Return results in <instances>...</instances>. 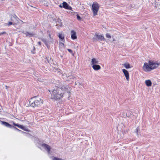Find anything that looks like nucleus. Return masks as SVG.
Masks as SVG:
<instances>
[{
    "label": "nucleus",
    "instance_id": "nucleus-1",
    "mask_svg": "<svg viewBox=\"0 0 160 160\" xmlns=\"http://www.w3.org/2000/svg\"><path fill=\"white\" fill-rule=\"evenodd\" d=\"M66 93L68 94L67 98L69 100L71 93L70 91L68 90V87L65 85H62L60 87L56 86L51 93V98L55 100L59 101L65 96Z\"/></svg>",
    "mask_w": 160,
    "mask_h": 160
},
{
    "label": "nucleus",
    "instance_id": "nucleus-2",
    "mask_svg": "<svg viewBox=\"0 0 160 160\" xmlns=\"http://www.w3.org/2000/svg\"><path fill=\"white\" fill-rule=\"evenodd\" d=\"M160 64V63L150 60L148 61V63L146 62L144 63L142 68L143 69L145 72H149L157 68Z\"/></svg>",
    "mask_w": 160,
    "mask_h": 160
},
{
    "label": "nucleus",
    "instance_id": "nucleus-3",
    "mask_svg": "<svg viewBox=\"0 0 160 160\" xmlns=\"http://www.w3.org/2000/svg\"><path fill=\"white\" fill-rule=\"evenodd\" d=\"M35 98L34 101L31 103L30 104L31 106L35 108L40 106L43 103V101L42 99L40 98H37L36 97H33Z\"/></svg>",
    "mask_w": 160,
    "mask_h": 160
},
{
    "label": "nucleus",
    "instance_id": "nucleus-4",
    "mask_svg": "<svg viewBox=\"0 0 160 160\" xmlns=\"http://www.w3.org/2000/svg\"><path fill=\"white\" fill-rule=\"evenodd\" d=\"M100 8V5L97 2H93L92 5L91 10L93 12V16L98 15V13Z\"/></svg>",
    "mask_w": 160,
    "mask_h": 160
},
{
    "label": "nucleus",
    "instance_id": "nucleus-5",
    "mask_svg": "<svg viewBox=\"0 0 160 160\" xmlns=\"http://www.w3.org/2000/svg\"><path fill=\"white\" fill-rule=\"evenodd\" d=\"M93 39L94 41L98 40H100L101 41L105 40V39L103 35H99L97 33L95 34L94 36V37L93 38Z\"/></svg>",
    "mask_w": 160,
    "mask_h": 160
},
{
    "label": "nucleus",
    "instance_id": "nucleus-6",
    "mask_svg": "<svg viewBox=\"0 0 160 160\" xmlns=\"http://www.w3.org/2000/svg\"><path fill=\"white\" fill-rule=\"evenodd\" d=\"M1 123L2 124L4 125L5 126L7 127H9L10 128L13 127L15 129H16L18 131H20L19 129H18L16 127L12 126L11 125H10V124H9L7 122L4 121H2Z\"/></svg>",
    "mask_w": 160,
    "mask_h": 160
},
{
    "label": "nucleus",
    "instance_id": "nucleus-7",
    "mask_svg": "<svg viewBox=\"0 0 160 160\" xmlns=\"http://www.w3.org/2000/svg\"><path fill=\"white\" fill-rule=\"evenodd\" d=\"M62 4V7L65 9L69 10H72V8L69 6L66 2H64Z\"/></svg>",
    "mask_w": 160,
    "mask_h": 160
},
{
    "label": "nucleus",
    "instance_id": "nucleus-8",
    "mask_svg": "<svg viewBox=\"0 0 160 160\" xmlns=\"http://www.w3.org/2000/svg\"><path fill=\"white\" fill-rule=\"evenodd\" d=\"M122 71L124 74V76L125 77L127 80L128 81H129V75L128 72L125 69H123L122 70Z\"/></svg>",
    "mask_w": 160,
    "mask_h": 160
},
{
    "label": "nucleus",
    "instance_id": "nucleus-9",
    "mask_svg": "<svg viewBox=\"0 0 160 160\" xmlns=\"http://www.w3.org/2000/svg\"><path fill=\"white\" fill-rule=\"evenodd\" d=\"M42 146L47 151L48 153H50L51 150V148L50 146L46 144H43L42 145Z\"/></svg>",
    "mask_w": 160,
    "mask_h": 160
},
{
    "label": "nucleus",
    "instance_id": "nucleus-10",
    "mask_svg": "<svg viewBox=\"0 0 160 160\" xmlns=\"http://www.w3.org/2000/svg\"><path fill=\"white\" fill-rule=\"evenodd\" d=\"M71 33L72 39L73 40L76 39L77 38V37L76 32L74 30H72L71 32Z\"/></svg>",
    "mask_w": 160,
    "mask_h": 160
},
{
    "label": "nucleus",
    "instance_id": "nucleus-11",
    "mask_svg": "<svg viewBox=\"0 0 160 160\" xmlns=\"http://www.w3.org/2000/svg\"><path fill=\"white\" fill-rule=\"evenodd\" d=\"M92 68L95 71L98 70L100 69L101 68V67L99 65L97 64L93 65L92 66Z\"/></svg>",
    "mask_w": 160,
    "mask_h": 160
},
{
    "label": "nucleus",
    "instance_id": "nucleus-12",
    "mask_svg": "<svg viewBox=\"0 0 160 160\" xmlns=\"http://www.w3.org/2000/svg\"><path fill=\"white\" fill-rule=\"evenodd\" d=\"M98 61L95 58H93L91 60V64L93 65L98 64Z\"/></svg>",
    "mask_w": 160,
    "mask_h": 160
},
{
    "label": "nucleus",
    "instance_id": "nucleus-13",
    "mask_svg": "<svg viewBox=\"0 0 160 160\" xmlns=\"http://www.w3.org/2000/svg\"><path fill=\"white\" fill-rule=\"evenodd\" d=\"M42 2L43 3L44 6L47 7L50 4V0H43L42 1Z\"/></svg>",
    "mask_w": 160,
    "mask_h": 160
},
{
    "label": "nucleus",
    "instance_id": "nucleus-14",
    "mask_svg": "<svg viewBox=\"0 0 160 160\" xmlns=\"http://www.w3.org/2000/svg\"><path fill=\"white\" fill-rule=\"evenodd\" d=\"M59 39L62 41H63L64 40V35L62 33H59L58 35Z\"/></svg>",
    "mask_w": 160,
    "mask_h": 160
},
{
    "label": "nucleus",
    "instance_id": "nucleus-15",
    "mask_svg": "<svg viewBox=\"0 0 160 160\" xmlns=\"http://www.w3.org/2000/svg\"><path fill=\"white\" fill-rule=\"evenodd\" d=\"M24 33L26 37H33L34 36V34L30 32H26L25 33L23 32Z\"/></svg>",
    "mask_w": 160,
    "mask_h": 160
},
{
    "label": "nucleus",
    "instance_id": "nucleus-16",
    "mask_svg": "<svg viewBox=\"0 0 160 160\" xmlns=\"http://www.w3.org/2000/svg\"><path fill=\"white\" fill-rule=\"evenodd\" d=\"M122 65H123L126 69H128L132 67V66H131L129 64L127 63L122 64Z\"/></svg>",
    "mask_w": 160,
    "mask_h": 160
},
{
    "label": "nucleus",
    "instance_id": "nucleus-17",
    "mask_svg": "<svg viewBox=\"0 0 160 160\" xmlns=\"http://www.w3.org/2000/svg\"><path fill=\"white\" fill-rule=\"evenodd\" d=\"M145 83L147 86H151L152 85V82L150 80H146L145 81Z\"/></svg>",
    "mask_w": 160,
    "mask_h": 160
},
{
    "label": "nucleus",
    "instance_id": "nucleus-18",
    "mask_svg": "<svg viewBox=\"0 0 160 160\" xmlns=\"http://www.w3.org/2000/svg\"><path fill=\"white\" fill-rule=\"evenodd\" d=\"M13 125H14L15 126H17L18 128H22V126L21 125H19V124L18 123H16L15 122H13Z\"/></svg>",
    "mask_w": 160,
    "mask_h": 160
},
{
    "label": "nucleus",
    "instance_id": "nucleus-19",
    "mask_svg": "<svg viewBox=\"0 0 160 160\" xmlns=\"http://www.w3.org/2000/svg\"><path fill=\"white\" fill-rule=\"evenodd\" d=\"M11 20L13 22H8V26H10V25H12V24H13V25L17 24V23H16L14 22H13V20H12V19H11Z\"/></svg>",
    "mask_w": 160,
    "mask_h": 160
},
{
    "label": "nucleus",
    "instance_id": "nucleus-20",
    "mask_svg": "<svg viewBox=\"0 0 160 160\" xmlns=\"http://www.w3.org/2000/svg\"><path fill=\"white\" fill-rule=\"evenodd\" d=\"M106 37L108 38H111V35L109 33H107L106 34Z\"/></svg>",
    "mask_w": 160,
    "mask_h": 160
},
{
    "label": "nucleus",
    "instance_id": "nucleus-21",
    "mask_svg": "<svg viewBox=\"0 0 160 160\" xmlns=\"http://www.w3.org/2000/svg\"><path fill=\"white\" fill-rule=\"evenodd\" d=\"M77 19L78 20H81V18L78 14H77Z\"/></svg>",
    "mask_w": 160,
    "mask_h": 160
},
{
    "label": "nucleus",
    "instance_id": "nucleus-22",
    "mask_svg": "<svg viewBox=\"0 0 160 160\" xmlns=\"http://www.w3.org/2000/svg\"><path fill=\"white\" fill-rule=\"evenodd\" d=\"M68 51L71 54H72L73 52L72 51V50L70 49H68Z\"/></svg>",
    "mask_w": 160,
    "mask_h": 160
},
{
    "label": "nucleus",
    "instance_id": "nucleus-23",
    "mask_svg": "<svg viewBox=\"0 0 160 160\" xmlns=\"http://www.w3.org/2000/svg\"><path fill=\"white\" fill-rule=\"evenodd\" d=\"M42 41L44 43V44L47 42L46 40L44 39H42Z\"/></svg>",
    "mask_w": 160,
    "mask_h": 160
},
{
    "label": "nucleus",
    "instance_id": "nucleus-24",
    "mask_svg": "<svg viewBox=\"0 0 160 160\" xmlns=\"http://www.w3.org/2000/svg\"><path fill=\"white\" fill-rule=\"evenodd\" d=\"M6 32H2L0 33V36L2 35H3V34H6Z\"/></svg>",
    "mask_w": 160,
    "mask_h": 160
},
{
    "label": "nucleus",
    "instance_id": "nucleus-25",
    "mask_svg": "<svg viewBox=\"0 0 160 160\" xmlns=\"http://www.w3.org/2000/svg\"><path fill=\"white\" fill-rule=\"evenodd\" d=\"M46 46L47 47V48H48V49H49L50 46H49L48 45V44H47V45H46Z\"/></svg>",
    "mask_w": 160,
    "mask_h": 160
},
{
    "label": "nucleus",
    "instance_id": "nucleus-26",
    "mask_svg": "<svg viewBox=\"0 0 160 160\" xmlns=\"http://www.w3.org/2000/svg\"><path fill=\"white\" fill-rule=\"evenodd\" d=\"M38 44L40 46H41V42H38Z\"/></svg>",
    "mask_w": 160,
    "mask_h": 160
},
{
    "label": "nucleus",
    "instance_id": "nucleus-27",
    "mask_svg": "<svg viewBox=\"0 0 160 160\" xmlns=\"http://www.w3.org/2000/svg\"><path fill=\"white\" fill-rule=\"evenodd\" d=\"M6 88L7 89L9 87L7 86V85H5Z\"/></svg>",
    "mask_w": 160,
    "mask_h": 160
},
{
    "label": "nucleus",
    "instance_id": "nucleus-28",
    "mask_svg": "<svg viewBox=\"0 0 160 160\" xmlns=\"http://www.w3.org/2000/svg\"><path fill=\"white\" fill-rule=\"evenodd\" d=\"M59 7L60 8H62V6L61 5V4H60L59 5Z\"/></svg>",
    "mask_w": 160,
    "mask_h": 160
},
{
    "label": "nucleus",
    "instance_id": "nucleus-29",
    "mask_svg": "<svg viewBox=\"0 0 160 160\" xmlns=\"http://www.w3.org/2000/svg\"><path fill=\"white\" fill-rule=\"evenodd\" d=\"M45 45H46L47 44H48L47 43V42H46L45 43Z\"/></svg>",
    "mask_w": 160,
    "mask_h": 160
},
{
    "label": "nucleus",
    "instance_id": "nucleus-30",
    "mask_svg": "<svg viewBox=\"0 0 160 160\" xmlns=\"http://www.w3.org/2000/svg\"><path fill=\"white\" fill-rule=\"evenodd\" d=\"M124 113V114H125V115H126V116H127V114H126V113H124H124Z\"/></svg>",
    "mask_w": 160,
    "mask_h": 160
},
{
    "label": "nucleus",
    "instance_id": "nucleus-31",
    "mask_svg": "<svg viewBox=\"0 0 160 160\" xmlns=\"http://www.w3.org/2000/svg\"><path fill=\"white\" fill-rule=\"evenodd\" d=\"M13 18H16L15 17H13Z\"/></svg>",
    "mask_w": 160,
    "mask_h": 160
},
{
    "label": "nucleus",
    "instance_id": "nucleus-32",
    "mask_svg": "<svg viewBox=\"0 0 160 160\" xmlns=\"http://www.w3.org/2000/svg\"><path fill=\"white\" fill-rule=\"evenodd\" d=\"M75 85H76V83L75 82Z\"/></svg>",
    "mask_w": 160,
    "mask_h": 160
},
{
    "label": "nucleus",
    "instance_id": "nucleus-33",
    "mask_svg": "<svg viewBox=\"0 0 160 160\" xmlns=\"http://www.w3.org/2000/svg\"><path fill=\"white\" fill-rule=\"evenodd\" d=\"M40 1L42 0H39Z\"/></svg>",
    "mask_w": 160,
    "mask_h": 160
}]
</instances>
